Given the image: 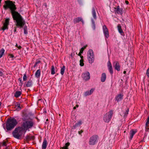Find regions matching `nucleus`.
I'll return each instance as SVG.
<instances>
[{"label":"nucleus","mask_w":149,"mask_h":149,"mask_svg":"<svg viewBox=\"0 0 149 149\" xmlns=\"http://www.w3.org/2000/svg\"><path fill=\"white\" fill-rule=\"evenodd\" d=\"M129 111V109L128 108L126 109V111L125 112V113H124L125 115H127L128 114Z\"/></svg>","instance_id":"obj_39"},{"label":"nucleus","mask_w":149,"mask_h":149,"mask_svg":"<svg viewBox=\"0 0 149 149\" xmlns=\"http://www.w3.org/2000/svg\"><path fill=\"white\" fill-rule=\"evenodd\" d=\"M47 146V141L46 138H45L43 140V141L42 145V149H45Z\"/></svg>","instance_id":"obj_16"},{"label":"nucleus","mask_w":149,"mask_h":149,"mask_svg":"<svg viewBox=\"0 0 149 149\" xmlns=\"http://www.w3.org/2000/svg\"><path fill=\"white\" fill-rule=\"evenodd\" d=\"M137 132V131L136 130H132L130 131V140L132 139V138L133 137L134 135Z\"/></svg>","instance_id":"obj_13"},{"label":"nucleus","mask_w":149,"mask_h":149,"mask_svg":"<svg viewBox=\"0 0 149 149\" xmlns=\"http://www.w3.org/2000/svg\"><path fill=\"white\" fill-rule=\"evenodd\" d=\"M81 56V59H83V56Z\"/></svg>","instance_id":"obj_53"},{"label":"nucleus","mask_w":149,"mask_h":149,"mask_svg":"<svg viewBox=\"0 0 149 149\" xmlns=\"http://www.w3.org/2000/svg\"><path fill=\"white\" fill-rule=\"evenodd\" d=\"M76 109V107H74L73 108V109Z\"/></svg>","instance_id":"obj_54"},{"label":"nucleus","mask_w":149,"mask_h":149,"mask_svg":"<svg viewBox=\"0 0 149 149\" xmlns=\"http://www.w3.org/2000/svg\"><path fill=\"white\" fill-rule=\"evenodd\" d=\"M40 62V61H36L35 63L36 64H38Z\"/></svg>","instance_id":"obj_48"},{"label":"nucleus","mask_w":149,"mask_h":149,"mask_svg":"<svg viewBox=\"0 0 149 149\" xmlns=\"http://www.w3.org/2000/svg\"><path fill=\"white\" fill-rule=\"evenodd\" d=\"M61 68L60 73L62 75H63L65 71V65H63L62 67L61 66Z\"/></svg>","instance_id":"obj_22"},{"label":"nucleus","mask_w":149,"mask_h":149,"mask_svg":"<svg viewBox=\"0 0 149 149\" xmlns=\"http://www.w3.org/2000/svg\"><path fill=\"white\" fill-rule=\"evenodd\" d=\"M92 14L93 18L95 19H96V13L94 8L93 7L92 9Z\"/></svg>","instance_id":"obj_20"},{"label":"nucleus","mask_w":149,"mask_h":149,"mask_svg":"<svg viewBox=\"0 0 149 149\" xmlns=\"http://www.w3.org/2000/svg\"><path fill=\"white\" fill-rule=\"evenodd\" d=\"M5 52V50L3 49H2L0 51V58H1Z\"/></svg>","instance_id":"obj_28"},{"label":"nucleus","mask_w":149,"mask_h":149,"mask_svg":"<svg viewBox=\"0 0 149 149\" xmlns=\"http://www.w3.org/2000/svg\"><path fill=\"white\" fill-rule=\"evenodd\" d=\"M7 141H3L2 142V145L3 146H6L7 145L6 143Z\"/></svg>","instance_id":"obj_38"},{"label":"nucleus","mask_w":149,"mask_h":149,"mask_svg":"<svg viewBox=\"0 0 149 149\" xmlns=\"http://www.w3.org/2000/svg\"><path fill=\"white\" fill-rule=\"evenodd\" d=\"M18 80L20 81V83L21 84V86H22V85L23 84V82H22V79L21 78H19L18 79Z\"/></svg>","instance_id":"obj_42"},{"label":"nucleus","mask_w":149,"mask_h":149,"mask_svg":"<svg viewBox=\"0 0 149 149\" xmlns=\"http://www.w3.org/2000/svg\"><path fill=\"white\" fill-rule=\"evenodd\" d=\"M33 138V136H26V139L27 140H29L32 139Z\"/></svg>","instance_id":"obj_35"},{"label":"nucleus","mask_w":149,"mask_h":149,"mask_svg":"<svg viewBox=\"0 0 149 149\" xmlns=\"http://www.w3.org/2000/svg\"><path fill=\"white\" fill-rule=\"evenodd\" d=\"M5 4L3 7L5 10L9 8L11 10L13 18L16 22V25L22 27L25 24V22L23 20L21 15L17 12L15 11L17 8L15 4V2L9 0L5 1Z\"/></svg>","instance_id":"obj_1"},{"label":"nucleus","mask_w":149,"mask_h":149,"mask_svg":"<svg viewBox=\"0 0 149 149\" xmlns=\"http://www.w3.org/2000/svg\"><path fill=\"white\" fill-rule=\"evenodd\" d=\"M9 56L10 57L12 58H13L14 57V56L12 54H10V55H9Z\"/></svg>","instance_id":"obj_44"},{"label":"nucleus","mask_w":149,"mask_h":149,"mask_svg":"<svg viewBox=\"0 0 149 149\" xmlns=\"http://www.w3.org/2000/svg\"><path fill=\"white\" fill-rule=\"evenodd\" d=\"M146 74L148 77L149 78V68L147 70Z\"/></svg>","instance_id":"obj_37"},{"label":"nucleus","mask_w":149,"mask_h":149,"mask_svg":"<svg viewBox=\"0 0 149 149\" xmlns=\"http://www.w3.org/2000/svg\"><path fill=\"white\" fill-rule=\"evenodd\" d=\"M79 22H81L82 24H84V22L81 17H78L74 18L73 19V22L74 24L78 23Z\"/></svg>","instance_id":"obj_11"},{"label":"nucleus","mask_w":149,"mask_h":149,"mask_svg":"<svg viewBox=\"0 0 149 149\" xmlns=\"http://www.w3.org/2000/svg\"><path fill=\"white\" fill-rule=\"evenodd\" d=\"M149 116L148 117L147 119V121L146 123V128L149 129Z\"/></svg>","instance_id":"obj_29"},{"label":"nucleus","mask_w":149,"mask_h":149,"mask_svg":"<svg viewBox=\"0 0 149 149\" xmlns=\"http://www.w3.org/2000/svg\"><path fill=\"white\" fill-rule=\"evenodd\" d=\"M16 109H21V108L20 107V105L19 104H18L16 106Z\"/></svg>","instance_id":"obj_40"},{"label":"nucleus","mask_w":149,"mask_h":149,"mask_svg":"<svg viewBox=\"0 0 149 149\" xmlns=\"http://www.w3.org/2000/svg\"><path fill=\"white\" fill-rule=\"evenodd\" d=\"M55 73V68L54 66L53 65H52V66L51 74H54Z\"/></svg>","instance_id":"obj_30"},{"label":"nucleus","mask_w":149,"mask_h":149,"mask_svg":"<svg viewBox=\"0 0 149 149\" xmlns=\"http://www.w3.org/2000/svg\"><path fill=\"white\" fill-rule=\"evenodd\" d=\"M82 76L83 79L85 80H88L90 78V74L88 72H86L83 73Z\"/></svg>","instance_id":"obj_8"},{"label":"nucleus","mask_w":149,"mask_h":149,"mask_svg":"<svg viewBox=\"0 0 149 149\" xmlns=\"http://www.w3.org/2000/svg\"><path fill=\"white\" fill-rule=\"evenodd\" d=\"M9 18H7L5 20V22L4 23V24H7V25H9Z\"/></svg>","instance_id":"obj_31"},{"label":"nucleus","mask_w":149,"mask_h":149,"mask_svg":"<svg viewBox=\"0 0 149 149\" xmlns=\"http://www.w3.org/2000/svg\"><path fill=\"white\" fill-rule=\"evenodd\" d=\"M25 132L26 131L23 128V127H19L15 128L13 132V134L15 138L19 139Z\"/></svg>","instance_id":"obj_3"},{"label":"nucleus","mask_w":149,"mask_h":149,"mask_svg":"<svg viewBox=\"0 0 149 149\" xmlns=\"http://www.w3.org/2000/svg\"><path fill=\"white\" fill-rule=\"evenodd\" d=\"M45 6H46H46H47V5H46V4H45Z\"/></svg>","instance_id":"obj_58"},{"label":"nucleus","mask_w":149,"mask_h":149,"mask_svg":"<svg viewBox=\"0 0 149 149\" xmlns=\"http://www.w3.org/2000/svg\"><path fill=\"white\" fill-rule=\"evenodd\" d=\"M76 107H79V105H77V104L76 105Z\"/></svg>","instance_id":"obj_55"},{"label":"nucleus","mask_w":149,"mask_h":149,"mask_svg":"<svg viewBox=\"0 0 149 149\" xmlns=\"http://www.w3.org/2000/svg\"><path fill=\"white\" fill-rule=\"evenodd\" d=\"M21 94V92L20 91H17L15 93V96L17 97L20 96Z\"/></svg>","instance_id":"obj_26"},{"label":"nucleus","mask_w":149,"mask_h":149,"mask_svg":"<svg viewBox=\"0 0 149 149\" xmlns=\"http://www.w3.org/2000/svg\"><path fill=\"white\" fill-rule=\"evenodd\" d=\"M27 79V77L26 76V74H24V76L23 77V80L24 81H26Z\"/></svg>","instance_id":"obj_34"},{"label":"nucleus","mask_w":149,"mask_h":149,"mask_svg":"<svg viewBox=\"0 0 149 149\" xmlns=\"http://www.w3.org/2000/svg\"><path fill=\"white\" fill-rule=\"evenodd\" d=\"M98 136L97 135H94L91 136L89 139V143L90 145H93L97 141Z\"/></svg>","instance_id":"obj_7"},{"label":"nucleus","mask_w":149,"mask_h":149,"mask_svg":"<svg viewBox=\"0 0 149 149\" xmlns=\"http://www.w3.org/2000/svg\"><path fill=\"white\" fill-rule=\"evenodd\" d=\"M123 95L122 94H120L116 96L115 98L116 100L118 102L121 101L123 99Z\"/></svg>","instance_id":"obj_12"},{"label":"nucleus","mask_w":149,"mask_h":149,"mask_svg":"<svg viewBox=\"0 0 149 149\" xmlns=\"http://www.w3.org/2000/svg\"><path fill=\"white\" fill-rule=\"evenodd\" d=\"M108 69L111 74H112L113 73V71L112 70V66L111 63L110 61H109L108 63Z\"/></svg>","instance_id":"obj_15"},{"label":"nucleus","mask_w":149,"mask_h":149,"mask_svg":"<svg viewBox=\"0 0 149 149\" xmlns=\"http://www.w3.org/2000/svg\"><path fill=\"white\" fill-rule=\"evenodd\" d=\"M125 3L127 4H129V2L127 0L125 1Z\"/></svg>","instance_id":"obj_47"},{"label":"nucleus","mask_w":149,"mask_h":149,"mask_svg":"<svg viewBox=\"0 0 149 149\" xmlns=\"http://www.w3.org/2000/svg\"><path fill=\"white\" fill-rule=\"evenodd\" d=\"M37 64H36L35 63L34 65V67H35L36 65Z\"/></svg>","instance_id":"obj_51"},{"label":"nucleus","mask_w":149,"mask_h":149,"mask_svg":"<svg viewBox=\"0 0 149 149\" xmlns=\"http://www.w3.org/2000/svg\"><path fill=\"white\" fill-rule=\"evenodd\" d=\"M3 75V72L0 71V76H2Z\"/></svg>","instance_id":"obj_46"},{"label":"nucleus","mask_w":149,"mask_h":149,"mask_svg":"<svg viewBox=\"0 0 149 149\" xmlns=\"http://www.w3.org/2000/svg\"><path fill=\"white\" fill-rule=\"evenodd\" d=\"M81 124V120H79L77 123H76L73 125V127L74 128H75L79 126Z\"/></svg>","instance_id":"obj_25"},{"label":"nucleus","mask_w":149,"mask_h":149,"mask_svg":"<svg viewBox=\"0 0 149 149\" xmlns=\"http://www.w3.org/2000/svg\"><path fill=\"white\" fill-rule=\"evenodd\" d=\"M113 113V111L111 110L108 113H106L103 117V120L105 122L108 123L111 120Z\"/></svg>","instance_id":"obj_5"},{"label":"nucleus","mask_w":149,"mask_h":149,"mask_svg":"<svg viewBox=\"0 0 149 149\" xmlns=\"http://www.w3.org/2000/svg\"><path fill=\"white\" fill-rule=\"evenodd\" d=\"M125 132H126V131H124V133H125Z\"/></svg>","instance_id":"obj_57"},{"label":"nucleus","mask_w":149,"mask_h":149,"mask_svg":"<svg viewBox=\"0 0 149 149\" xmlns=\"http://www.w3.org/2000/svg\"><path fill=\"white\" fill-rule=\"evenodd\" d=\"M40 70L38 69L36 72L35 73V76L37 78H39L40 77Z\"/></svg>","instance_id":"obj_23"},{"label":"nucleus","mask_w":149,"mask_h":149,"mask_svg":"<svg viewBox=\"0 0 149 149\" xmlns=\"http://www.w3.org/2000/svg\"><path fill=\"white\" fill-rule=\"evenodd\" d=\"M8 25L3 24V27H2V28L0 29V30H2L3 32H4L5 30L8 29Z\"/></svg>","instance_id":"obj_21"},{"label":"nucleus","mask_w":149,"mask_h":149,"mask_svg":"<svg viewBox=\"0 0 149 149\" xmlns=\"http://www.w3.org/2000/svg\"><path fill=\"white\" fill-rule=\"evenodd\" d=\"M15 46L17 47L19 49H20L21 48H22V47L21 46H18L17 44H16V45H15Z\"/></svg>","instance_id":"obj_41"},{"label":"nucleus","mask_w":149,"mask_h":149,"mask_svg":"<svg viewBox=\"0 0 149 149\" xmlns=\"http://www.w3.org/2000/svg\"><path fill=\"white\" fill-rule=\"evenodd\" d=\"M87 47V45H86L84 46L82 48H83V49H84L86 47Z\"/></svg>","instance_id":"obj_49"},{"label":"nucleus","mask_w":149,"mask_h":149,"mask_svg":"<svg viewBox=\"0 0 149 149\" xmlns=\"http://www.w3.org/2000/svg\"><path fill=\"white\" fill-rule=\"evenodd\" d=\"M48 119H47V121H48Z\"/></svg>","instance_id":"obj_59"},{"label":"nucleus","mask_w":149,"mask_h":149,"mask_svg":"<svg viewBox=\"0 0 149 149\" xmlns=\"http://www.w3.org/2000/svg\"><path fill=\"white\" fill-rule=\"evenodd\" d=\"M115 69L117 70L118 71H119L120 70V65L118 62H116V64L114 66Z\"/></svg>","instance_id":"obj_17"},{"label":"nucleus","mask_w":149,"mask_h":149,"mask_svg":"<svg viewBox=\"0 0 149 149\" xmlns=\"http://www.w3.org/2000/svg\"><path fill=\"white\" fill-rule=\"evenodd\" d=\"M94 91V89L92 88L90 91H86L84 93L85 96H87L88 95H90L92 94Z\"/></svg>","instance_id":"obj_18"},{"label":"nucleus","mask_w":149,"mask_h":149,"mask_svg":"<svg viewBox=\"0 0 149 149\" xmlns=\"http://www.w3.org/2000/svg\"><path fill=\"white\" fill-rule=\"evenodd\" d=\"M103 30L104 34L106 38L109 37V32L106 26L104 25L103 26Z\"/></svg>","instance_id":"obj_9"},{"label":"nucleus","mask_w":149,"mask_h":149,"mask_svg":"<svg viewBox=\"0 0 149 149\" xmlns=\"http://www.w3.org/2000/svg\"><path fill=\"white\" fill-rule=\"evenodd\" d=\"M18 122L14 118H9L7 119L6 127L3 126L4 129H6L7 131L11 130H13L17 125Z\"/></svg>","instance_id":"obj_2"},{"label":"nucleus","mask_w":149,"mask_h":149,"mask_svg":"<svg viewBox=\"0 0 149 149\" xmlns=\"http://www.w3.org/2000/svg\"><path fill=\"white\" fill-rule=\"evenodd\" d=\"M24 33L25 34H27L28 32L27 31V27L26 26H24Z\"/></svg>","instance_id":"obj_32"},{"label":"nucleus","mask_w":149,"mask_h":149,"mask_svg":"<svg viewBox=\"0 0 149 149\" xmlns=\"http://www.w3.org/2000/svg\"><path fill=\"white\" fill-rule=\"evenodd\" d=\"M16 28H15V29H14V31L15 32H16Z\"/></svg>","instance_id":"obj_52"},{"label":"nucleus","mask_w":149,"mask_h":149,"mask_svg":"<svg viewBox=\"0 0 149 149\" xmlns=\"http://www.w3.org/2000/svg\"><path fill=\"white\" fill-rule=\"evenodd\" d=\"M70 143L68 142L65 144V146L62 148V149H68V147L70 145Z\"/></svg>","instance_id":"obj_27"},{"label":"nucleus","mask_w":149,"mask_h":149,"mask_svg":"<svg viewBox=\"0 0 149 149\" xmlns=\"http://www.w3.org/2000/svg\"><path fill=\"white\" fill-rule=\"evenodd\" d=\"M114 11L115 13H117L118 14H122L123 13V10L120 8L119 6H118L116 8H114Z\"/></svg>","instance_id":"obj_10"},{"label":"nucleus","mask_w":149,"mask_h":149,"mask_svg":"<svg viewBox=\"0 0 149 149\" xmlns=\"http://www.w3.org/2000/svg\"><path fill=\"white\" fill-rule=\"evenodd\" d=\"M84 64L83 63V59H81L80 61V65L81 66H83L84 65Z\"/></svg>","instance_id":"obj_33"},{"label":"nucleus","mask_w":149,"mask_h":149,"mask_svg":"<svg viewBox=\"0 0 149 149\" xmlns=\"http://www.w3.org/2000/svg\"><path fill=\"white\" fill-rule=\"evenodd\" d=\"M33 81L32 80H29V81L26 82V83H25L24 84L25 86H26L27 87H31L33 85Z\"/></svg>","instance_id":"obj_14"},{"label":"nucleus","mask_w":149,"mask_h":149,"mask_svg":"<svg viewBox=\"0 0 149 149\" xmlns=\"http://www.w3.org/2000/svg\"><path fill=\"white\" fill-rule=\"evenodd\" d=\"M34 125V123L32 120L28 119L23 121L22 127L26 132L28 129L32 128Z\"/></svg>","instance_id":"obj_4"},{"label":"nucleus","mask_w":149,"mask_h":149,"mask_svg":"<svg viewBox=\"0 0 149 149\" xmlns=\"http://www.w3.org/2000/svg\"><path fill=\"white\" fill-rule=\"evenodd\" d=\"M92 24H93V27L92 28L94 30H95V22L93 20H92Z\"/></svg>","instance_id":"obj_36"},{"label":"nucleus","mask_w":149,"mask_h":149,"mask_svg":"<svg viewBox=\"0 0 149 149\" xmlns=\"http://www.w3.org/2000/svg\"><path fill=\"white\" fill-rule=\"evenodd\" d=\"M126 71H124L123 72V73H124V74H125L126 73Z\"/></svg>","instance_id":"obj_56"},{"label":"nucleus","mask_w":149,"mask_h":149,"mask_svg":"<svg viewBox=\"0 0 149 149\" xmlns=\"http://www.w3.org/2000/svg\"><path fill=\"white\" fill-rule=\"evenodd\" d=\"M106 78V75L105 73H102L101 75V81L102 82H104L105 81Z\"/></svg>","instance_id":"obj_19"},{"label":"nucleus","mask_w":149,"mask_h":149,"mask_svg":"<svg viewBox=\"0 0 149 149\" xmlns=\"http://www.w3.org/2000/svg\"><path fill=\"white\" fill-rule=\"evenodd\" d=\"M118 29L119 33L121 34L123 33V32L121 29V26L119 24H118L117 26Z\"/></svg>","instance_id":"obj_24"},{"label":"nucleus","mask_w":149,"mask_h":149,"mask_svg":"<svg viewBox=\"0 0 149 149\" xmlns=\"http://www.w3.org/2000/svg\"><path fill=\"white\" fill-rule=\"evenodd\" d=\"M88 59L89 62L91 63H92L94 61V58L93 50L90 49L87 53Z\"/></svg>","instance_id":"obj_6"},{"label":"nucleus","mask_w":149,"mask_h":149,"mask_svg":"<svg viewBox=\"0 0 149 149\" xmlns=\"http://www.w3.org/2000/svg\"><path fill=\"white\" fill-rule=\"evenodd\" d=\"M82 53H80V52H79V53L78 54V55L79 56H81V54H82Z\"/></svg>","instance_id":"obj_50"},{"label":"nucleus","mask_w":149,"mask_h":149,"mask_svg":"<svg viewBox=\"0 0 149 149\" xmlns=\"http://www.w3.org/2000/svg\"><path fill=\"white\" fill-rule=\"evenodd\" d=\"M84 50V49H83V48H81V49L80 51V53H83Z\"/></svg>","instance_id":"obj_43"},{"label":"nucleus","mask_w":149,"mask_h":149,"mask_svg":"<svg viewBox=\"0 0 149 149\" xmlns=\"http://www.w3.org/2000/svg\"><path fill=\"white\" fill-rule=\"evenodd\" d=\"M83 131L81 130V131H79L78 133L79 134H80L81 133L83 132Z\"/></svg>","instance_id":"obj_45"}]
</instances>
